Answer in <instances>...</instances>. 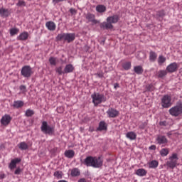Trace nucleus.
Masks as SVG:
<instances>
[{
	"instance_id": "1",
	"label": "nucleus",
	"mask_w": 182,
	"mask_h": 182,
	"mask_svg": "<svg viewBox=\"0 0 182 182\" xmlns=\"http://www.w3.org/2000/svg\"><path fill=\"white\" fill-rule=\"evenodd\" d=\"M119 22V16L114 15L107 18V22H102L100 24L101 29H113L112 23H117Z\"/></svg>"
},
{
	"instance_id": "2",
	"label": "nucleus",
	"mask_w": 182,
	"mask_h": 182,
	"mask_svg": "<svg viewBox=\"0 0 182 182\" xmlns=\"http://www.w3.org/2000/svg\"><path fill=\"white\" fill-rule=\"evenodd\" d=\"M91 98L92 100V103H94V106H99L100 103H105V102L107 100L105 95L99 92H94L92 94Z\"/></svg>"
},
{
	"instance_id": "3",
	"label": "nucleus",
	"mask_w": 182,
	"mask_h": 182,
	"mask_svg": "<svg viewBox=\"0 0 182 182\" xmlns=\"http://www.w3.org/2000/svg\"><path fill=\"white\" fill-rule=\"evenodd\" d=\"M168 112L171 116H173L174 117H178V116H181V114H182V102H178L176 106L169 109Z\"/></svg>"
},
{
	"instance_id": "4",
	"label": "nucleus",
	"mask_w": 182,
	"mask_h": 182,
	"mask_svg": "<svg viewBox=\"0 0 182 182\" xmlns=\"http://www.w3.org/2000/svg\"><path fill=\"white\" fill-rule=\"evenodd\" d=\"M41 130L44 134H49L51 136V134L55 133V127L50 126L48 124V122L43 121L41 124Z\"/></svg>"
},
{
	"instance_id": "5",
	"label": "nucleus",
	"mask_w": 182,
	"mask_h": 182,
	"mask_svg": "<svg viewBox=\"0 0 182 182\" xmlns=\"http://www.w3.org/2000/svg\"><path fill=\"white\" fill-rule=\"evenodd\" d=\"M177 161H178V155L176 153L172 154L168 158V161H166V166L168 168H175L177 167Z\"/></svg>"
},
{
	"instance_id": "6",
	"label": "nucleus",
	"mask_w": 182,
	"mask_h": 182,
	"mask_svg": "<svg viewBox=\"0 0 182 182\" xmlns=\"http://www.w3.org/2000/svg\"><path fill=\"white\" fill-rule=\"evenodd\" d=\"M161 105L163 109H168L173 105L171 102V97L168 95H164L161 100Z\"/></svg>"
},
{
	"instance_id": "7",
	"label": "nucleus",
	"mask_w": 182,
	"mask_h": 182,
	"mask_svg": "<svg viewBox=\"0 0 182 182\" xmlns=\"http://www.w3.org/2000/svg\"><path fill=\"white\" fill-rule=\"evenodd\" d=\"M21 75L23 77H26L27 79H28V77H31V76L33 75L32 68L29 65H24L21 68Z\"/></svg>"
},
{
	"instance_id": "8",
	"label": "nucleus",
	"mask_w": 182,
	"mask_h": 182,
	"mask_svg": "<svg viewBox=\"0 0 182 182\" xmlns=\"http://www.w3.org/2000/svg\"><path fill=\"white\" fill-rule=\"evenodd\" d=\"M156 141L157 144L164 147V146H166L167 143H168V139H167V137L164 135H159L156 139Z\"/></svg>"
},
{
	"instance_id": "9",
	"label": "nucleus",
	"mask_w": 182,
	"mask_h": 182,
	"mask_svg": "<svg viewBox=\"0 0 182 182\" xmlns=\"http://www.w3.org/2000/svg\"><path fill=\"white\" fill-rule=\"evenodd\" d=\"M177 69H178V64H177V63L174 62V63L169 64L166 67V72H168V73H174V72H177Z\"/></svg>"
},
{
	"instance_id": "10",
	"label": "nucleus",
	"mask_w": 182,
	"mask_h": 182,
	"mask_svg": "<svg viewBox=\"0 0 182 182\" xmlns=\"http://www.w3.org/2000/svg\"><path fill=\"white\" fill-rule=\"evenodd\" d=\"M94 168H100L103 166V159L101 157H94V162L92 165Z\"/></svg>"
},
{
	"instance_id": "11",
	"label": "nucleus",
	"mask_w": 182,
	"mask_h": 182,
	"mask_svg": "<svg viewBox=\"0 0 182 182\" xmlns=\"http://www.w3.org/2000/svg\"><path fill=\"white\" fill-rule=\"evenodd\" d=\"M107 114L108 117L114 119V117H117V116H119V111H117L114 108H109L107 111Z\"/></svg>"
},
{
	"instance_id": "12",
	"label": "nucleus",
	"mask_w": 182,
	"mask_h": 182,
	"mask_svg": "<svg viewBox=\"0 0 182 182\" xmlns=\"http://www.w3.org/2000/svg\"><path fill=\"white\" fill-rule=\"evenodd\" d=\"M95 161V157L87 156L83 161V164L87 167H93V163Z\"/></svg>"
},
{
	"instance_id": "13",
	"label": "nucleus",
	"mask_w": 182,
	"mask_h": 182,
	"mask_svg": "<svg viewBox=\"0 0 182 182\" xmlns=\"http://www.w3.org/2000/svg\"><path fill=\"white\" fill-rule=\"evenodd\" d=\"M11 120H12V118L11 117L10 115L5 114L4 116L2 117L1 119V123L3 124V126H8L9 123H11Z\"/></svg>"
},
{
	"instance_id": "14",
	"label": "nucleus",
	"mask_w": 182,
	"mask_h": 182,
	"mask_svg": "<svg viewBox=\"0 0 182 182\" xmlns=\"http://www.w3.org/2000/svg\"><path fill=\"white\" fill-rule=\"evenodd\" d=\"M18 163H21V159L16 158L11 160V163L9 165V168H10V170H14V168H16V164H18Z\"/></svg>"
},
{
	"instance_id": "15",
	"label": "nucleus",
	"mask_w": 182,
	"mask_h": 182,
	"mask_svg": "<svg viewBox=\"0 0 182 182\" xmlns=\"http://www.w3.org/2000/svg\"><path fill=\"white\" fill-rule=\"evenodd\" d=\"M95 14L88 13L86 14V19L89 21V22H92V23H99V21L95 19Z\"/></svg>"
},
{
	"instance_id": "16",
	"label": "nucleus",
	"mask_w": 182,
	"mask_h": 182,
	"mask_svg": "<svg viewBox=\"0 0 182 182\" xmlns=\"http://www.w3.org/2000/svg\"><path fill=\"white\" fill-rule=\"evenodd\" d=\"M75 70V67H73V65L72 64H68L65 65L64 70H63V74L65 73H72Z\"/></svg>"
},
{
	"instance_id": "17",
	"label": "nucleus",
	"mask_w": 182,
	"mask_h": 182,
	"mask_svg": "<svg viewBox=\"0 0 182 182\" xmlns=\"http://www.w3.org/2000/svg\"><path fill=\"white\" fill-rule=\"evenodd\" d=\"M46 28L48 31H55L56 29V24L53 21H48L46 23Z\"/></svg>"
},
{
	"instance_id": "18",
	"label": "nucleus",
	"mask_w": 182,
	"mask_h": 182,
	"mask_svg": "<svg viewBox=\"0 0 182 182\" xmlns=\"http://www.w3.org/2000/svg\"><path fill=\"white\" fill-rule=\"evenodd\" d=\"M29 38V33L26 31L21 33L18 37L17 41H26Z\"/></svg>"
},
{
	"instance_id": "19",
	"label": "nucleus",
	"mask_w": 182,
	"mask_h": 182,
	"mask_svg": "<svg viewBox=\"0 0 182 182\" xmlns=\"http://www.w3.org/2000/svg\"><path fill=\"white\" fill-rule=\"evenodd\" d=\"M75 33H66V42H68V43H70V42H73V41H75Z\"/></svg>"
},
{
	"instance_id": "20",
	"label": "nucleus",
	"mask_w": 182,
	"mask_h": 182,
	"mask_svg": "<svg viewBox=\"0 0 182 182\" xmlns=\"http://www.w3.org/2000/svg\"><path fill=\"white\" fill-rule=\"evenodd\" d=\"M126 137L129 140H136L137 134L134 132H129L126 134Z\"/></svg>"
},
{
	"instance_id": "21",
	"label": "nucleus",
	"mask_w": 182,
	"mask_h": 182,
	"mask_svg": "<svg viewBox=\"0 0 182 182\" xmlns=\"http://www.w3.org/2000/svg\"><path fill=\"white\" fill-rule=\"evenodd\" d=\"M64 154L68 159H73L75 157V151L72 149L66 150Z\"/></svg>"
},
{
	"instance_id": "22",
	"label": "nucleus",
	"mask_w": 182,
	"mask_h": 182,
	"mask_svg": "<svg viewBox=\"0 0 182 182\" xmlns=\"http://www.w3.org/2000/svg\"><path fill=\"white\" fill-rule=\"evenodd\" d=\"M136 176H139V177H144L146 174H147V171L144 168H139L136 171Z\"/></svg>"
},
{
	"instance_id": "23",
	"label": "nucleus",
	"mask_w": 182,
	"mask_h": 182,
	"mask_svg": "<svg viewBox=\"0 0 182 182\" xmlns=\"http://www.w3.org/2000/svg\"><path fill=\"white\" fill-rule=\"evenodd\" d=\"M0 16H2L3 18H7V16H9V11L4 8L0 9Z\"/></svg>"
},
{
	"instance_id": "24",
	"label": "nucleus",
	"mask_w": 182,
	"mask_h": 182,
	"mask_svg": "<svg viewBox=\"0 0 182 182\" xmlns=\"http://www.w3.org/2000/svg\"><path fill=\"white\" fill-rule=\"evenodd\" d=\"M157 59V53L156 52L151 50L149 52V60L150 62H156V60Z\"/></svg>"
},
{
	"instance_id": "25",
	"label": "nucleus",
	"mask_w": 182,
	"mask_h": 182,
	"mask_svg": "<svg viewBox=\"0 0 182 182\" xmlns=\"http://www.w3.org/2000/svg\"><path fill=\"white\" fill-rule=\"evenodd\" d=\"M167 70H161L157 73V77H159V79H163V77L167 76Z\"/></svg>"
},
{
	"instance_id": "26",
	"label": "nucleus",
	"mask_w": 182,
	"mask_h": 182,
	"mask_svg": "<svg viewBox=\"0 0 182 182\" xmlns=\"http://www.w3.org/2000/svg\"><path fill=\"white\" fill-rule=\"evenodd\" d=\"M95 9L99 14H103L106 11V6L105 5L99 4L96 6Z\"/></svg>"
},
{
	"instance_id": "27",
	"label": "nucleus",
	"mask_w": 182,
	"mask_h": 182,
	"mask_svg": "<svg viewBox=\"0 0 182 182\" xmlns=\"http://www.w3.org/2000/svg\"><path fill=\"white\" fill-rule=\"evenodd\" d=\"M56 41H58V42H60L62 41H63V42H66V33H63L58 34L56 37Z\"/></svg>"
},
{
	"instance_id": "28",
	"label": "nucleus",
	"mask_w": 182,
	"mask_h": 182,
	"mask_svg": "<svg viewBox=\"0 0 182 182\" xmlns=\"http://www.w3.org/2000/svg\"><path fill=\"white\" fill-rule=\"evenodd\" d=\"M23 106V102L21 100L14 101L13 104V107L14 109H19Z\"/></svg>"
},
{
	"instance_id": "29",
	"label": "nucleus",
	"mask_w": 182,
	"mask_h": 182,
	"mask_svg": "<svg viewBox=\"0 0 182 182\" xmlns=\"http://www.w3.org/2000/svg\"><path fill=\"white\" fill-rule=\"evenodd\" d=\"M134 72L136 73V75H141L144 72L143 67L141 65H137L134 68Z\"/></svg>"
},
{
	"instance_id": "30",
	"label": "nucleus",
	"mask_w": 182,
	"mask_h": 182,
	"mask_svg": "<svg viewBox=\"0 0 182 182\" xmlns=\"http://www.w3.org/2000/svg\"><path fill=\"white\" fill-rule=\"evenodd\" d=\"M71 176L72 177H77V176H80V171L77 168H74L71 170Z\"/></svg>"
},
{
	"instance_id": "31",
	"label": "nucleus",
	"mask_w": 182,
	"mask_h": 182,
	"mask_svg": "<svg viewBox=\"0 0 182 182\" xmlns=\"http://www.w3.org/2000/svg\"><path fill=\"white\" fill-rule=\"evenodd\" d=\"M149 168H157L159 167V161L154 160L149 163Z\"/></svg>"
},
{
	"instance_id": "32",
	"label": "nucleus",
	"mask_w": 182,
	"mask_h": 182,
	"mask_svg": "<svg viewBox=\"0 0 182 182\" xmlns=\"http://www.w3.org/2000/svg\"><path fill=\"white\" fill-rule=\"evenodd\" d=\"M18 149H20V150H28V144L26 143L25 141L18 144Z\"/></svg>"
},
{
	"instance_id": "33",
	"label": "nucleus",
	"mask_w": 182,
	"mask_h": 182,
	"mask_svg": "<svg viewBox=\"0 0 182 182\" xmlns=\"http://www.w3.org/2000/svg\"><path fill=\"white\" fill-rule=\"evenodd\" d=\"M166 60H167L166 57H164L163 55H161L158 58V64L159 65V66H161L163 63H166Z\"/></svg>"
},
{
	"instance_id": "34",
	"label": "nucleus",
	"mask_w": 182,
	"mask_h": 182,
	"mask_svg": "<svg viewBox=\"0 0 182 182\" xmlns=\"http://www.w3.org/2000/svg\"><path fill=\"white\" fill-rule=\"evenodd\" d=\"M169 153L170 151L167 148H164L160 151V154L162 157H166V156H168Z\"/></svg>"
},
{
	"instance_id": "35",
	"label": "nucleus",
	"mask_w": 182,
	"mask_h": 182,
	"mask_svg": "<svg viewBox=\"0 0 182 182\" xmlns=\"http://www.w3.org/2000/svg\"><path fill=\"white\" fill-rule=\"evenodd\" d=\"M106 129H107V127H106V122L102 121L100 122L99 127L97 129V130L102 131V130H106Z\"/></svg>"
},
{
	"instance_id": "36",
	"label": "nucleus",
	"mask_w": 182,
	"mask_h": 182,
	"mask_svg": "<svg viewBox=\"0 0 182 182\" xmlns=\"http://www.w3.org/2000/svg\"><path fill=\"white\" fill-rule=\"evenodd\" d=\"M18 33H19V28H13L10 29L11 36H15V35H18Z\"/></svg>"
},
{
	"instance_id": "37",
	"label": "nucleus",
	"mask_w": 182,
	"mask_h": 182,
	"mask_svg": "<svg viewBox=\"0 0 182 182\" xmlns=\"http://www.w3.org/2000/svg\"><path fill=\"white\" fill-rule=\"evenodd\" d=\"M122 68H123V69H124V70H129V69L132 68V63H130V62L124 63L122 65Z\"/></svg>"
},
{
	"instance_id": "38",
	"label": "nucleus",
	"mask_w": 182,
	"mask_h": 182,
	"mask_svg": "<svg viewBox=\"0 0 182 182\" xmlns=\"http://www.w3.org/2000/svg\"><path fill=\"white\" fill-rule=\"evenodd\" d=\"M34 114H35V112L29 109H27L25 113V116H26V117H32V116H33Z\"/></svg>"
},
{
	"instance_id": "39",
	"label": "nucleus",
	"mask_w": 182,
	"mask_h": 182,
	"mask_svg": "<svg viewBox=\"0 0 182 182\" xmlns=\"http://www.w3.org/2000/svg\"><path fill=\"white\" fill-rule=\"evenodd\" d=\"M50 65H52L53 66H56V58L50 57L49 58Z\"/></svg>"
},
{
	"instance_id": "40",
	"label": "nucleus",
	"mask_w": 182,
	"mask_h": 182,
	"mask_svg": "<svg viewBox=\"0 0 182 182\" xmlns=\"http://www.w3.org/2000/svg\"><path fill=\"white\" fill-rule=\"evenodd\" d=\"M146 90L147 92H153V90H154V86L152 84L147 85L146 86Z\"/></svg>"
},
{
	"instance_id": "41",
	"label": "nucleus",
	"mask_w": 182,
	"mask_h": 182,
	"mask_svg": "<svg viewBox=\"0 0 182 182\" xmlns=\"http://www.w3.org/2000/svg\"><path fill=\"white\" fill-rule=\"evenodd\" d=\"M16 6H26V2L23 0H18Z\"/></svg>"
},
{
	"instance_id": "42",
	"label": "nucleus",
	"mask_w": 182,
	"mask_h": 182,
	"mask_svg": "<svg viewBox=\"0 0 182 182\" xmlns=\"http://www.w3.org/2000/svg\"><path fill=\"white\" fill-rule=\"evenodd\" d=\"M62 69H63V67L60 66L57 68H55V72L58 74V75H63V70H62Z\"/></svg>"
},
{
	"instance_id": "43",
	"label": "nucleus",
	"mask_w": 182,
	"mask_h": 182,
	"mask_svg": "<svg viewBox=\"0 0 182 182\" xmlns=\"http://www.w3.org/2000/svg\"><path fill=\"white\" fill-rule=\"evenodd\" d=\"M156 15H157L159 18H163V16H165L166 13L164 12V10H161V11L156 12Z\"/></svg>"
},
{
	"instance_id": "44",
	"label": "nucleus",
	"mask_w": 182,
	"mask_h": 182,
	"mask_svg": "<svg viewBox=\"0 0 182 182\" xmlns=\"http://www.w3.org/2000/svg\"><path fill=\"white\" fill-rule=\"evenodd\" d=\"M54 176L57 178H60L62 177V171H57L54 173Z\"/></svg>"
},
{
	"instance_id": "45",
	"label": "nucleus",
	"mask_w": 182,
	"mask_h": 182,
	"mask_svg": "<svg viewBox=\"0 0 182 182\" xmlns=\"http://www.w3.org/2000/svg\"><path fill=\"white\" fill-rule=\"evenodd\" d=\"M147 126V122H143L139 125V129H146Z\"/></svg>"
},
{
	"instance_id": "46",
	"label": "nucleus",
	"mask_w": 182,
	"mask_h": 182,
	"mask_svg": "<svg viewBox=\"0 0 182 182\" xmlns=\"http://www.w3.org/2000/svg\"><path fill=\"white\" fill-rule=\"evenodd\" d=\"M70 12L72 15H76V14H77V11H76V9L71 8L70 9Z\"/></svg>"
},
{
	"instance_id": "47",
	"label": "nucleus",
	"mask_w": 182,
	"mask_h": 182,
	"mask_svg": "<svg viewBox=\"0 0 182 182\" xmlns=\"http://www.w3.org/2000/svg\"><path fill=\"white\" fill-rule=\"evenodd\" d=\"M20 90H21L22 92H26V86L25 85H21L19 87Z\"/></svg>"
},
{
	"instance_id": "48",
	"label": "nucleus",
	"mask_w": 182,
	"mask_h": 182,
	"mask_svg": "<svg viewBox=\"0 0 182 182\" xmlns=\"http://www.w3.org/2000/svg\"><path fill=\"white\" fill-rule=\"evenodd\" d=\"M14 174H16V175L21 174V168H18L17 169H16V171H14Z\"/></svg>"
},
{
	"instance_id": "49",
	"label": "nucleus",
	"mask_w": 182,
	"mask_h": 182,
	"mask_svg": "<svg viewBox=\"0 0 182 182\" xmlns=\"http://www.w3.org/2000/svg\"><path fill=\"white\" fill-rule=\"evenodd\" d=\"M63 1H66V0H53V3L56 4H59V2H63Z\"/></svg>"
},
{
	"instance_id": "50",
	"label": "nucleus",
	"mask_w": 182,
	"mask_h": 182,
	"mask_svg": "<svg viewBox=\"0 0 182 182\" xmlns=\"http://www.w3.org/2000/svg\"><path fill=\"white\" fill-rule=\"evenodd\" d=\"M6 177V175L5 173H0V180H4Z\"/></svg>"
},
{
	"instance_id": "51",
	"label": "nucleus",
	"mask_w": 182,
	"mask_h": 182,
	"mask_svg": "<svg viewBox=\"0 0 182 182\" xmlns=\"http://www.w3.org/2000/svg\"><path fill=\"white\" fill-rule=\"evenodd\" d=\"M160 126H166L167 122L166 121H162L159 122Z\"/></svg>"
},
{
	"instance_id": "52",
	"label": "nucleus",
	"mask_w": 182,
	"mask_h": 182,
	"mask_svg": "<svg viewBox=\"0 0 182 182\" xmlns=\"http://www.w3.org/2000/svg\"><path fill=\"white\" fill-rule=\"evenodd\" d=\"M156 145H151V146L149 147V150H156Z\"/></svg>"
},
{
	"instance_id": "53",
	"label": "nucleus",
	"mask_w": 182,
	"mask_h": 182,
	"mask_svg": "<svg viewBox=\"0 0 182 182\" xmlns=\"http://www.w3.org/2000/svg\"><path fill=\"white\" fill-rule=\"evenodd\" d=\"M97 76H98V77H103V73L102 72H100V73H97Z\"/></svg>"
},
{
	"instance_id": "54",
	"label": "nucleus",
	"mask_w": 182,
	"mask_h": 182,
	"mask_svg": "<svg viewBox=\"0 0 182 182\" xmlns=\"http://www.w3.org/2000/svg\"><path fill=\"white\" fill-rule=\"evenodd\" d=\"M78 182H87V181H86V178H80V179L78 180Z\"/></svg>"
},
{
	"instance_id": "55",
	"label": "nucleus",
	"mask_w": 182,
	"mask_h": 182,
	"mask_svg": "<svg viewBox=\"0 0 182 182\" xmlns=\"http://www.w3.org/2000/svg\"><path fill=\"white\" fill-rule=\"evenodd\" d=\"M2 149H5V146H4V144L0 145V150H2Z\"/></svg>"
}]
</instances>
